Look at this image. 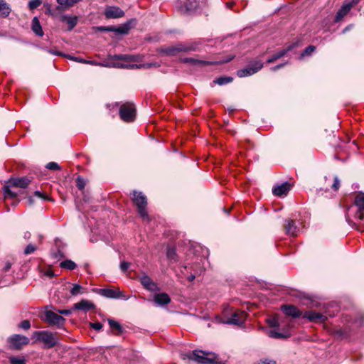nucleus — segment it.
<instances>
[{
  "instance_id": "obj_21",
  "label": "nucleus",
  "mask_w": 364,
  "mask_h": 364,
  "mask_svg": "<svg viewBox=\"0 0 364 364\" xmlns=\"http://www.w3.org/2000/svg\"><path fill=\"white\" fill-rule=\"evenodd\" d=\"M134 21H135L132 19L118 27L113 26L114 30H112V32H114L118 34H127L132 28V23Z\"/></svg>"
},
{
  "instance_id": "obj_8",
  "label": "nucleus",
  "mask_w": 364,
  "mask_h": 364,
  "mask_svg": "<svg viewBox=\"0 0 364 364\" xmlns=\"http://www.w3.org/2000/svg\"><path fill=\"white\" fill-rule=\"evenodd\" d=\"M8 343L11 349L19 350L29 343V339L25 336L14 334L8 338Z\"/></svg>"
},
{
  "instance_id": "obj_19",
  "label": "nucleus",
  "mask_w": 364,
  "mask_h": 364,
  "mask_svg": "<svg viewBox=\"0 0 364 364\" xmlns=\"http://www.w3.org/2000/svg\"><path fill=\"white\" fill-rule=\"evenodd\" d=\"M282 310L287 316H290L294 318H299L302 315L301 311L292 305H284L282 306Z\"/></svg>"
},
{
  "instance_id": "obj_59",
  "label": "nucleus",
  "mask_w": 364,
  "mask_h": 364,
  "mask_svg": "<svg viewBox=\"0 0 364 364\" xmlns=\"http://www.w3.org/2000/svg\"><path fill=\"white\" fill-rule=\"evenodd\" d=\"M47 275H48V277H53L54 273H53V272H52V271H50H50H48V272H47Z\"/></svg>"
},
{
  "instance_id": "obj_43",
  "label": "nucleus",
  "mask_w": 364,
  "mask_h": 364,
  "mask_svg": "<svg viewBox=\"0 0 364 364\" xmlns=\"http://www.w3.org/2000/svg\"><path fill=\"white\" fill-rule=\"evenodd\" d=\"M267 322L271 327H278L279 326V321L276 318H268Z\"/></svg>"
},
{
  "instance_id": "obj_48",
  "label": "nucleus",
  "mask_w": 364,
  "mask_h": 364,
  "mask_svg": "<svg viewBox=\"0 0 364 364\" xmlns=\"http://www.w3.org/2000/svg\"><path fill=\"white\" fill-rule=\"evenodd\" d=\"M34 196L38 197V198H41L43 200H49L48 197L46 194H44V193H41L40 191H36L34 193Z\"/></svg>"
},
{
  "instance_id": "obj_37",
  "label": "nucleus",
  "mask_w": 364,
  "mask_h": 364,
  "mask_svg": "<svg viewBox=\"0 0 364 364\" xmlns=\"http://www.w3.org/2000/svg\"><path fill=\"white\" fill-rule=\"evenodd\" d=\"M11 364H26L25 359L12 356L9 358Z\"/></svg>"
},
{
  "instance_id": "obj_13",
  "label": "nucleus",
  "mask_w": 364,
  "mask_h": 364,
  "mask_svg": "<svg viewBox=\"0 0 364 364\" xmlns=\"http://www.w3.org/2000/svg\"><path fill=\"white\" fill-rule=\"evenodd\" d=\"M140 282L142 286L150 291L156 292L159 291L157 284L147 275H144L140 277Z\"/></svg>"
},
{
  "instance_id": "obj_39",
  "label": "nucleus",
  "mask_w": 364,
  "mask_h": 364,
  "mask_svg": "<svg viewBox=\"0 0 364 364\" xmlns=\"http://www.w3.org/2000/svg\"><path fill=\"white\" fill-rule=\"evenodd\" d=\"M41 0H31L28 3L30 9L33 10L38 7L41 4Z\"/></svg>"
},
{
  "instance_id": "obj_56",
  "label": "nucleus",
  "mask_w": 364,
  "mask_h": 364,
  "mask_svg": "<svg viewBox=\"0 0 364 364\" xmlns=\"http://www.w3.org/2000/svg\"><path fill=\"white\" fill-rule=\"evenodd\" d=\"M284 65V64H279L272 68V70L275 71L281 68H282Z\"/></svg>"
},
{
  "instance_id": "obj_57",
  "label": "nucleus",
  "mask_w": 364,
  "mask_h": 364,
  "mask_svg": "<svg viewBox=\"0 0 364 364\" xmlns=\"http://www.w3.org/2000/svg\"><path fill=\"white\" fill-rule=\"evenodd\" d=\"M31 237V233L29 232H26L24 234V238L28 240Z\"/></svg>"
},
{
  "instance_id": "obj_63",
  "label": "nucleus",
  "mask_w": 364,
  "mask_h": 364,
  "mask_svg": "<svg viewBox=\"0 0 364 364\" xmlns=\"http://www.w3.org/2000/svg\"><path fill=\"white\" fill-rule=\"evenodd\" d=\"M232 5H233L232 2H230V3L228 4V7H231Z\"/></svg>"
},
{
  "instance_id": "obj_20",
  "label": "nucleus",
  "mask_w": 364,
  "mask_h": 364,
  "mask_svg": "<svg viewBox=\"0 0 364 364\" xmlns=\"http://www.w3.org/2000/svg\"><path fill=\"white\" fill-rule=\"evenodd\" d=\"M284 229L286 233L291 236L296 235L299 231L297 226L295 225V221L291 219L286 220V223L284 224Z\"/></svg>"
},
{
  "instance_id": "obj_9",
  "label": "nucleus",
  "mask_w": 364,
  "mask_h": 364,
  "mask_svg": "<svg viewBox=\"0 0 364 364\" xmlns=\"http://www.w3.org/2000/svg\"><path fill=\"white\" fill-rule=\"evenodd\" d=\"M355 204L358 208L357 212L355 214V218L360 220L364 219V193H359L355 198Z\"/></svg>"
},
{
  "instance_id": "obj_12",
  "label": "nucleus",
  "mask_w": 364,
  "mask_h": 364,
  "mask_svg": "<svg viewBox=\"0 0 364 364\" xmlns=\"http://www.w3.org/2000/svg\"><path fill=\"white\" fill-rule=\"evenodd\" d=\"M104 14L107 18H118L124 16V12L119 7L111 6L105 8Z\"/></svg>"
},
{
  "instance_id": "obj_28",
  "label": "nucleus",
  "mask_w": 364,
  "mask_h": 364,
  "mask_svg": "<svg viewBox=\"0 0 364 364\" xmlns=\"http://www.w3.org/2000/svg\"><path fill=\"white\" fill-rule=\"evenodd\" d=\"M11 12V9L4 0L0 1V16L7 17Z\"/></svg>"
},
{
  "instance_id": "obj_17",
  "label": "nucleus",
  "mask_w": 364,
  "mask_h": 364,
  "mask_svg": "<svg viewBox=\"0 0 364 364\" xmlns=\"http://www.w3.org/2000/svg\"><path fill=\"white\" fill-rule=\"evenodd\" d=\"M100 293L102 296L110 299H118L124 296L119 289H101Z\"/></svg>"
},
{
  "instance_id": "obj_34",
  "label": "nucleus",
  "mask_w": 364,
  "mask_h": 364,
  "mask_svg": "<svg viewBox=\"0 0 364 364\" xmlns=\"http://www.w3.org/2000/svg\"><path fill=\"white\" fill-rule=\"evenodd\" d=\"M83 288L82 286L77 284H73V288L70 289V294L72 296H77L78 294H83Z\"/></svg>"
},
{
  "instance_id": "obj_5",
  "label": "nucleus",
  "mask_w": 364,
  "mask_h": 364,
  "mask_svg": "<svg viewBox=\"0 0 364 364\" xmlns=\"http://www.w3.org/2000/svg\"><path fill=\"white\" fill-rule=\"evenodd\" d=\"M41 319L49 326H55L58 328H63L65 321V318L50 310L45 311L44 316L41 317Z\"/></svg>"
},
{
  "instance_id": "obj_10",
  "label": "nucleus",
  "mask_w": 364,
  "mask_h": 364,
  "mask_svg": "<svg viewBox=\"0 0 364 364\" xmlns=\"http://www.w3.org/2000/svg\"><path fill=\"white\" fill-rule=\"evenodd\" d=\"M246 316L247 314L245 311H235L232 313L231 316L228 318L226 323L229 324L240 326L245 322Z\"/></svg>"
},
{
  "instance_id": "obj_14",
  "label": "nucleus",
  "mask_w": 364,
  "mask_h": 364,
  "mask_svg": "<svg viewBox=\"0 0 364 364\" xmlns=\"http://www.w3.org/2000/svg\"><path fill=\"white\" fill-rule=\"evenodd\" d=\"M355 4H354L353 1L351 2L343 4L336 15L335 21H340L344 16H346L349 13L352 7Z\"/></svg>"
},
{
  "instance_id": "obj_29",
  "label": "nucleus",
  "mask_w": 364,
  "mask_h": 364,
  "mask_svg": "<svg viewBox=\"0 0 364 364\" xmlns=\"http://www.w3.org/2000/svg\"><path fill=\"white\" fill-rule=\"evenodd\" d=\"M60 267L63 269L73 270L75 269L76 264L70 259H65L60 262Z\"/></svg>"
},
{
  "instance_id": "obj_54",
  "label": "nucleus",
  "mask_w": 364,
  "mask_h": 364,
  "mask_svg": "<svg viewBox=\"0 0 364 364\" xmlns=\"http://www.w3.org/2000/svg\"><path fill=\"white\" fill-rule=\"evenodd\" d=\"M258 364H276V363L272 360H261L260 362L258 363Z\"/></svg>"
},
{
  "instance_id": "obj_16",
  "label": "nucleus",
  "mask_w": 364,
  "mask_h": 364,
  "mask_svg": "<svg viewBox=\"0 0 364 364\" xmlns=\"http://www.w3.org/2000/svg\"><path fill=\"white\" fill-rule=\"evenodd\" d=\"M291 184L288 182L283 183L280 185H277L272 189V193L274 196L282 197L286 196L291 190Z\"/></svg>"
},
{
  "instance_id": "obj_41",
  "label": "nucleus",
  "mask_w": 364,
  "mask_h": 364,
  "mask_svg": "<svg viewBox=\"0 0 364 364\" xmlns=\"http://www.w3.org/2000/svg\"><path fill=\"white\" fill-rule=\"evenodd\" d=\"M268 335L269 336H270L271 338H284V335L281 333H279L274 330H271L269 331L268 333Z\"/></svg>"
},
{
  "instance_id": "obj_11",
  "label": "nucleus",
  "mask_w": 364,
  "mask_h": 364,
  "mask_svg": "<svg viewBox=\"0 0 364 364\" xmlns=\"http://www.w3.org/2000/svg\"><path fill=\"white\" fill-rule=\"evenodd\" d=\"M303 318H306L309 321L314 323H323L327 319L326 315L313 311H306L303 315Z\"/></svg>"
},
{
  "instance_id": "obj_27",
  "label": "nucleus",
  "mask_w": 364,
  "mask_h": 364,
  "mask_svg": "<svg viewBox=\"0 0 364 364\" xmlns=\"http://www.w3.org/2000/svg\"><path fill=\"white\" fill-rule=\"evenodd\" d=\"M32 31L38 36H43L42 27L37 17H34L32 20Z\"/></svg>"
},
{
  "instance_id": "obj_38",
  "label": "nucleus",
  "mask_w": 364,
  "mask_h": 364,
  "mask_svg": "<svg viewBox=\"0 0 364 364\" xmlns=\"http://www.w3.org/2000/svg\"><path fill=\"white\" fill-rule=\"evenodd\" d=\"M116 67L119 68L134 69L137 68V64L117 63L116 64Z\"/></svg>"
},
{
  "instance_id": "obj_15",
  "label": "nucleus",
  "mask_w": 364,
  "mask_h": 364,
  "mask_svg": "<svg viewBox=\"0 0 364 364\" xmlns=\"http://www.w3.org/2000/svg\"><path fill=\"white\" fill-rule=\"evenodd\" d=\"M181 62L185 63H189L191 65L197 66V67H205L207 65H215L217 63L213 61H206V60H198L193 58H184L181 59Z\"/></svg>"
},
{
  "instance_id": "obj_25",
  "label": "nucleus",
  "mask_w": 364,
  "mask_h": 364,
  "mask_svg": "<svg viewBox=\"0 0 364 364\" xmlns=\"http://www.w3.org/2000/svg\"><path fill=\"white\" fill-rule=\"evenodd\" d=\"M107 321H108V323H109L110 328L116 331V332L114 333V335L119 336V335H121L123 333L124 328H122V326H121V324L119 322L114 321L112 318H108Z\"/></svg>"
},
{
  "instance_id": "obj_60",
  "label": "nucleus",
  "mask_w": 364,
  "mask_h": 364,
  "mask_svg": "<svg viewBox=\"0 0 364 364\" xmlns=\"http://www.w3.org/2000/svg\"><path fill=\"white\" fill-rule=\"evenodd\" d=\"M194 279H195V276L194 275H191V276L188 277V280L190 282L193 281Z\"/></svg>"
},
{
  "instance_id": "obj_42",
  "label": "nucleus",
  "mask_w": 364,
  "mask_h": 364,
  "mask_svg": "<svg viewBox=\"0 0 364 364\" xmlns=\"http://www.w3.org/2000/svg\"><path fill=\"white\" fill-rule=\"evenodd\" d=\"M36 250V247L32 244H28L24 250L25 255H29L34 252Z\"/></svg>"
},
{
  "instance_id": "obj_35",
  "label": "nucleus",
  "mask_w": 364,
  "mask_h": 364,
  "mask_svg": "<svg viewBox=\"0 0 364 364\" xmlns=\"http://www.w3.org/2000/svg\"><path fill=\"white\" fill-rule=\"evenodd\" d=\"M3 191L5 198H16L17 196V193L12 191L9 186H4Z\"/></svg>"
},
{
  "instance_id": "obj_33",
  "label": "nucleus",
  "mask_w": 364,
  "mask_h": 364,
  "mask_svg": "<svg viewBox=\"0 0 364 364\" xmlns=\"http://www.w3.org/2000/svg\"><path fill=\"white\" fill-rule=\"evenodd\" d=\"M325 180H326V182H331V179L330 178H328V177H326L325 178ZM333 181V183L332 185L331 186V188L334 191H336L338 190L339 187H340V181H339V179L337 176H334L332 179Z\"/></svg>"
},
{
  "instance_id": "obj_31",
  "label": "nucleus",
  "mask_w": 364,
  "mask_h": 364,
  "mask_svg": "<svg viewBox=\"0 0 364 364\" xmlns=\"http://www.w3.org/2000/svg\"><path fill=\"white\" fill-rule=\"evenodd\" d=\"M112 59L114 60H126V61H135L136 58L133 55H125V54H119V55H114L112 56Z\"/></svg>"
},
{
  "instance_id": "obj_51",
  "label": "nucleus",
  "mask_w": 364,
  "mask_h": 364,
  "mask_svg": "<svg viewBox=\"0 0 364 364\" xmlns=\"http://www.w3.org/2000/svg\"><path fill=\"white\" fill-rule=\"evenodd\" d=\"M69 58L73 60H75V61H77V62H80V63H92V62H90L88 60H84L82 58H76V57H73V56H69Z\"/></svg>"
},
{
  "instance_id": "obj_1",
  "label": "nucleus",
  "mask_w": 364,
  "mask_h": 364,
  "mask_svg": "<svg viewBox=\"0 0 364 364\" xmlns=\"http://www.w3.org/2000/svg\"><path fill=\"white\" fill-rule=\"evenodd\" d=\"M181 358L183 360H193L199 364H215V356L214 354L202 350H193L189 353H181Z\"/></svg>"
},
{
  "instance_id": "obj_36",
  "label": "nucleus",
  "mask_w": 364,
  "mask_h": 364,
  "mask_svg": "<svg viewBox=\"0 0 364 364\" xmlns=\"http://www.w3.org/2000/svg\"><path fill=\"white\" fill-rule=\"evenodd\" d=\"M85 185H86V182L84 180V178H82L80 176H78L76 178V186L78 188V189L83 190L84 188L85 187Z\"/></svg>"
},
{
  "instance_id": "obj_24",
  "label": "nucleus",
  "mask_w": 364,
  "mask_h": 364,
  "mask_svg": "<svg viewBox=\"0 0 364 364\" xmlns=\"http://www.w3.org/2000/svg\"><path fill=\"white\" fill-rule=\"evenodd\" d=\"M29 183L30 180L26 177L14 178L11 181V184L12 186L19 187L22 188H26Z\"/></svg>"
},
{
  "instance_id": "obj_62",
  "label": "nucleus",
  "mask_w": 364,
  "mask_h": 364,
  "mask_svg": "<svg viewBox=\"0 0 364 364\" xmlns=\"http://www.w3.org/2000/svg\"><path fill=\"white\" fill-rule=\"evenodd\" d=\"M232 59H233V56H232V57L229 58H228L227 60H225V62H229V61H230V60H232Z\"/></svg>"
},
{
  "instance_id": "obj_53",
  "label": "nucleus",
  "mask_w": 364,
  "mask_h": 364,
  "mask_svg": "<svg viewBox=\"0 0 364 364\" xmlns=\"http://www.w3.org/2000/svg\"><path fill=\"white\" fill-rule=\"evenodd\" d=\"M175 255V250L173 249H168L167 251V257L170 259H173Z\"/></svg>"
},
{
  "instance_id": "obj_44",
  "label": "nucleus",
  "mask_w": 364,
  "mask_h": 364,
  "mask_svg": "<svg viewBox=\"0 0 364 364\" xmlns=\"http://www.w3.org/2000/svg\"><path fill=\"white\" fill-rule=\"evenodd\" d=\"M18 327L24 330H28L31 328V323L28 320H23L18 324Z\"/></svg>"
},
{
  "instance_id": "obj_30",
  "label": "nucleus",
  "mask_w": 364,
  "mask_h": 364,
  "mask_svg": "<svg viewBox=\"0 0 364 364\" xmlns=\"http://www.w3.org/2000/svg\"><path fill=\"white\" fill-rule=\"evenodd\" d=\"M233 78L232 77L223 76L218 77L213 80V82L219 85H223L232 82Z\"/></svg>"
},
{
  "instance_id": "obj_32",
  "label": "nucleus",
  "mask_w": 364,
  "mask_h": 364,
  "mask_svg": "<svg viewBox=\"0 0 364 364\" xmlns=\"http://www.w3.org/2000/svg\"><path fill=\"white\" fill-rule=\"evenodd\" d=\"M65 21H66L68 23V30L71 31L77 24V19L76 17H67L65 16L63 18Z\"/></svg>"
},
{
  "instance_id": "obj_3",
  "label": "nucleus",
  "mask_w": 364,
  "mask_h": 364,
  "mask_svg": "<svg viewBox=\"0 0 364 364\" xmlns=\"http://www.w3.org/2000/svg\"><path fill=\"white\" fill-rule=\"evenodd\" d=\"M197 44L193 42L180 43L175 46H171L161 49V53L166 55H176L178 53H188L196 50Z\"/></svg>"
},
{
  "instance_id": "obj_46",
  "label": "nucleus",
  "mask_w": 364,
  "mask_h": 364,
  "mask_svg": "<svg viewBox=\"0 0 364 364\" xmlns=\"http://www.w3.org/2000/svg\"><path fill=\"white\" fill-rule=\"evenodd\" d=\"M315 46H309L307 48H305L304 50V53H302L303 55H310L315 50Z\"/></svg>"
},
{
  "instance_id": "obj_61",
  "label": "nucleus",
  "mask_w": 364,
  "mask_h": 364,
  "mask_svg": "<svg viewBox=\"0 0 364 364\" xmlns=\"http://www.w3.org/2000/svg\"><path fill=\"white\" fill-rule=\"evenodd\" d=\"M50 53L55 54V55H60V53L59 52H53V51L50 50Z\"/></svg>"
},
{
  "instance_id": "obj_26",
  "label": "nucleus",
  "mask_w": 364,
  "mask_h": 364,
  "mask_svg": "<svg viewBox=\"0 0 364 364\" xmlns=\"http://www.w3.org/2000/svg\"><path fill=\"white\" fill-rule=\"evenodd\" d=\"M293 47L294 46H290L287 47V48L283 49V50L279 51L276 54L273 55L271 58L267 59V63H272L276 61L277 60L282 58L283 56H284L287 53L288 51H289L291 49H292Z\"/></svg>"
},
{
  "instance_id": "obj_55",
  "label": "nucleus",
  "mask_w": 364,
  "mask_h": 364,
  "mask_svg": "<svg viewBox=\"0 0 364 364\" xmlns=\"http://www.w3.org/2000/svg\"><path fill=\"white\" fill-rule=\"evenodd\" d=\"M11 267V263H9V262H8V263H6V265L4 266V270L5 272H6V271L9 270Z\"/></svg>"
},
{
  "instance_id": "obj_18",
  "label": "nucleus",
  "mask_w": 364,
  "mask_h": 364,
  "mask_svg": "<svg viewBox=\"0 0 364 364\" xmlns=\"http://www.w3.org/2000/svg\"><path fill=\"white\" fill-rule=\"evenodd\" d=\"M95 308V304L87 299H82L79 302L75 303L73 306V309L81 311H90Z\"/></svg>"
},
{
  "instance_id": "obj_2",
  "label": "nucleus",
  "mask_w": 364,
  "mask_h": 364,
  "mask_svg": "<svg viewBox=\"0 0 364 364\" xmlns=\"http://www.w3.org/2000/svg\"><path fill=\"white\" fill-rule=\"evenodd\" d=\"M56 335L57 333L47 330L39 331L33 332L32 338L35 339V342L43 343L46 348H52L58 344V338Z\"/></svg>"
},
{
  "instance_id": "obj_52",
  "label": "nucleus",
  "mask_w": 364,
  "mask_h": 364,
  "mask_svg": "<svg viewBox=\"0 0 364 364\" xmlns=\"http://www.w3.org/2000/svg\"><path fill=\"white\" fill-rule=\"evenodd\" d=\"M57 312L59 314H62V315H65V316H69L72 313V311L70 309H58L57 310Z\"/></svg>"
},
{
  "instance_id": "obj_23",
  "label": "nucleus",
  "mask_w": 364,
  "mask_h": 364,
  "mask_svg": "<svg viewBox=\"0 0 364 364\" xmlns=\"http://www.w3.org/2000/svg\"><path fill=\"white\" fill-rule=\"evenodd\" d=\"M154 301L158 305H166L171 302V298L166 293L156 294L154 296Z\"/></svg>"
},
{
  "instance_id": "obj_40",
  "label": "nucleus",
  "mask_w": 364,
  "mask_h": 364,
  "mask_svg": "<svg viewBox=\"0 0 364 364\" xmlns=\"http://www.w3.org/2000/svg\"><path fill=\"white\" fill-rule=\"evenodd\" d=\"M46 167L49 170H53V171L60 169V166L56 162H53V161L48 163L47 165L46 166Z\"/></svg>"
},
{
  "instance_id": "obj_4",
  "label": "nucleus",
  "mask_w": 364,
  "mask_h": 364,
  "mask_svg": "<svg viewBox=\"0 0 364 364\" xmlns=\"http://www.w3.org/2000/svg\"><path fill=\"white\" fill-rule=\"evenodd\" d=\"M132 200L137 207L138 213L141 218L145 221H149V216L146 211V197L141 192L134 191H133Z\"/></svg>"
},
{
  "instance_id": "obj_50",
  "label": "nucleus",
  "mask_w": 364,
  "mask_h": 364,
  "mask_svg": "<svg viewBox=\"0 0 364 364\" xmlns=\"http://www.w3.org/2000/svg\"><path fill=\"white\" fill-rule=\"evenodd\" d=\"M130 266V263L127 262H122L120 263V269L123 272H125Z\"/></svg>"
},
{
  "instance_id": "obj_58",
  "label": "nucleus",
  "mask_w": 364,
  "mask_h": 364,
  "mask_svg": "<svg viewBox=\"0 0 364 364\" xmlns=\"http://www.w3.org/2000/svg\"><path fill=\"white\" fill-rule=\"evenodd\" d=\"M28 202L29 205H32L33 203L34 200L32 197H29L28 198Z\"/></svg>"
},
{
  "instance_id": "obj_6",
  "label": "nucleus",
  "mask_w": 364,
  "mask_h": 364,
  "mask_svg": "<svg viewBox=\"0 0 364 364\" xmlns=\"http://www.w3.org/2000/svg\"><path fill=\"white\" fill-rule=\"evenodd\" d=\"M119 116L121 119L125 122H133L136 117L134 105L130 102L122 105L119 108Z\"/></svg>"
},
{
  "instance_id": "obj_45",
  "label": "nucleus",
  "mask_w": 364,
  "mask_h": 364,
  "mask_svg": "<svg viewBox=\"0 0 364 364\" xmlns=\"http://www.w3.org/2000/svg\"><path fill=\"white\" fill-rule=\"evenodd\" d=\"M159 65L156 63H144L137 65V68H150L151 67H158Z\"/></svg>"
},
{
  "instance_id": "obj_64",
  "label": "nucleus",
  "mask_w": 364,
  "mask_h": 364,
  "mask_svg": "<svg viewBox=\"0 0 364 364\" xmlns=\"http://www.w3.org/2000/svg\"><path fill=\"white\" fill-rule=\"evenodd\" d=\"M360 0H353L354 4H358Z\"/></svg>"
},
{
  "instance_id": "obj_49",
  "label": "nucleus",
  "mask_w": 364,
  "mask_h": 364,
  "mask_svg": "<svg viewBox=\"0 0 364 364\" xmlns=\"http://www.w3.org/2000/svg\"><path fill=\"white\" fill-rule=\"evenodd\" d=\"M90 326L91 328H94L96 331H100L102 328V324L100 322L96 323H90Z\"/></svg>"
},
{
  "instance_id": "obj_47",
  "label": "nucleus",
  "mask_w": 364,
  "mask_h": 364,
  "mask_svg": "<svg viewBox=\"0 0 364 364\" xmlns=\"http://www.w3.org/2000/svg\"><path fill=\"white\" fill-rule=\"evenodd\" d=\"M95 29L100 31H112L114 30L113 26H97Z\"/></svg>"
},
{
  "instance_id": "obj_7",
  "label": "nucleus",
  "mask_w": 364,
  "mask_h": 364,
  "mask_svg": "<svg viewBox=\"0 0 364 364\" xmlns=\"http://www.w3.org/2000/svg\"><path fill=\"white\" fill-rule=\"evenodd\" d=\"M263 68V63L260 60L250 62L247 67L237 71L239 77H245L252 75Z\"/></svg>"
},
{
  "instance_id": "obj_22",
  "label": "nucleus",
  "mask_w": 364,
  "mask_h": 364,
  "mask_svg": "<svg viewBox=\"0 0 364 364\" xmlns=\"http://www.w3.org/2000/svg\"><path fill=\"white\" fill-rule=\"evenodd\" d=\"M199 6L198 0H187L184 7H181V11L183 14L195 11Z\"/></svg>"
}]
</instances>
